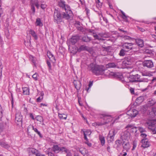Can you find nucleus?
I'll use <instances>...</instances> for the list:
<instances>
[{
    "label": "nucleus",
    "instance_id": "obj_1",
    "mask_svg": "<svg viewBox=\"0 0 156 156\" xmlns=\"http://www.w3.org/2000/svg\"><path fill=\"white\" fill-rule=\"evenodd\" d=\"M87 69L96 75L103 74L106 69L103 66L98 65L94 63H92L88 65Z\"/></svg>",
    "mask_w": 156,
    "mask_h": 156
},
{
    "label": "nucleus",
    "instance_id": "obj_2",
    "mask_svg": "<svg viewBox=\"0 0 156 156\" xmlns=\"http://www.w3.org/2000/svg\"><path fill=\"white\" fill-rule=\"evenodd\" d=\"M140 76L138 74L130 75L128 78L129 82H148V80L147 79H141L140 78Z\"/></svg>",
    "mask_w": 156,
    "mask_h": 156
},
{
    "label": "nucleus",
    "instance_id": "obj_3",
    "mask_svg": "<svg viewBox=\"0 0 156 156\" xmlns=\"http://www.w3.org/2000/svg\"><path fill=\"white\" fill-rule=\"evenodd\" d=\"M54 21L57 24L60 23L62 21V17L60 12L58 9H55L53 15Z\"/></svg>",
    "mask_w": 156,
    "mask_h": 156
},
{
    "label": "nucleus",
    "instance_id": "obj_4",
    "mask_svg": "<svg viewBox=\"0 0 156 156\" xmlns=\"http://www.w3.org/2000/svg\"><path fill=\"white\" fill-rule=\"evenodd\" d=\"M134 45V44L132 43L126 42L124 43L122 46L123 48L128 51L134 49V47L133 46Z\"/></svg>",
    "mask_w": 156,
    "mask_h": 156
},
{
    "label": "nucleus",
    "instance_id": "obj_5",
    "mask_svg": "<svg viewBox=\"0 0 156 156\" xmlns=\"http://www.w3.org/2000/svg\"><path fill=\"white\" fill-rule=\"evenodd\" d=\"M130 132L126 131L121 133L120 137L123 141H125V140L128 141L130 139Z\"/></svg>",
    "mask_w": 156,
    "mask_h": 156
},
{
    "label": "nucleus",
    "instance_id": "obj_6",
    "mask_svg": "<svg viewBox=\"0 0 156 156\" xmlns=\"http://www.w3.org/2000/svg\"><path fill=\"white\" fill-rule=\"evenodd\" d=\"M22 116L20 112H16L15 115V121L18 125H21L22 124Z\"/></svg>",
    "mask_w": 156,
    "mask_h": 156
},
{
    "label": "nucleus",
    "instance_id": "obj_7",
    "mask_svg": "<svg viewBox=\"0 0 156 156\" xmlns=\"http://www.w3.org/2000/svg\"><path fill=\"white\" fill-rule=\"evenodd\" d=\"M143 66L148 68H151L154 66L152 60H146L143 62Z\"/></svg>",
    "mask_w": 156,
    "mask_h": 156
},
{
    "label": "nucleus",
    "instance_id": "obj_8",
    "mask_svg": "<svg viewBox=\"0 0 156 156\" xmlns=\"http://www.w3.org/2000/svg\"><path fill=\"white\" fill-rule=\"evenodd\" d=\"M58 5L62 9L66 10V8L68 9L69 8V7L66 4V2L63 0H60L58 2Z\"/></svg>",
    "mask_w": 156,
    "mask_h": 156
},
{
    "label": "nucleus",
    "instance_id": "obj_9",
    "mask_svg": "<svg viewBox=\"0 0 156 156\" xmlns=\"http://www.w3.org/2000/svg\"><path fill=\"white\" fill-rule=\"evenodd\" d=\"M47 55L51 62L53 63L55 62V57L50 51H47Z\"/></svg>",
    "mask_w": 156,
    "mask_h": 156
},
{
    "label": "nucleus",
    "instance_id": "obj_10",
    "mask_svg": "<svg viewBox=\"0 0 156 156\" xmlns=\"http://www.w3.org/2000/svg\"><path fill=\"white\" fill-rule=\"evenodd\" d=\"M73 83L75 88L77 90H78L80 89L82 86V84L80 81L74 80L73 82Z\"/></svg>",
    "mask_w": 156,
    "mask_h": 156
},
{
    "label": "nucleus",
    "instance_id": "obj_11",
    "mask_svg": "<svg viewBox=\"0 0 156 156\" xmlns=\"http://www.w3.org/2000/svg\"><path fill=\"white\" fill-rule=\"evenodd\" d=\"M141 143H142V147L144 148L150 146L149 142L146 138L142 139Z\"/></svg>",
    "mask_w": 156,
    "mask_h": 156
},
{
    "label": "nucleus",
    "instance_id": "obj_12",
    "mask_svg": "<svg viewBox=\"0 0 156 156\" xmlns=\"http://www.w3.org/2000/svg\"><path fill=\"white\" fill-rule=\"evenodd\" d=\"M138 112L136 109H133L128 112V115L131 117H135L138 114Z\"/></svg>",
    "mask_w": 156,
    "mask_h": 156
},
{
    "label": "nucleus",
    "instance_id": "obj_13",
    "mask_svg": "<svg viewBox=\"0 0 156 156\" xmlns=\"http://www.w3.org/2000/svg\"><path fill=\"white\" fill-rule=\"evenodd\" d=\"M146 123L148 126V128L150 129L155 126V122L153 120H148Z\"/></svg>",
    "mask_w": 156,
    "mask_h": 156
},
{
    "label": "nucleus",
    "instance_id": "obj_14",
    "mask_svg": "<svg viewBox=\"0 0 156 156\" xmlns=\"http://www.w3.org/2000/svg\"><path fill=\"white\" fill-rule=\"evenodd\" d=\"M106 67L107 68H119L117 64L114 62H111L108 63L106 65Z\"/></svg>",
    "mask_w": 156,
    "mask_h": 156
},
{
    "label": "nucleus",
    "instance_id": "obj_15",
    "mask_svg": "<svg viewBox=\"0 0 156 156\" xmlns=\"http://www.w3.org/2000/svg\"><path fill=\"white\" fill-rule=\"evenodd\" d=\"M144 100V97L141 96L137 98L136 100V102L138 105L140 104Z\"/></svg>",
    "mask_w": 156,
    "mask_h": 156
},
{
    "label": "nucleus",
    "instance_id": "obj_16",
    "mask_svg": "<svg viewBox=\"0 0 156 156\" xmlns=\"http://www.w3.org/2000/svg\"><path fill=\"white\" fill-rule=\"evenodd\" d=\"M79 39V37L78 36H73L71 38L70 41L73 44H75Z\"/></svg>",
    "mask_w": 156,
    "mask_h": 156
},
{
    "label": "nucleus",
    "instance_id": "obj_17",
    "mask_svg": "<svg viewBox=\"0 0 156 156\" xmlns=\"http://www.w3.org/2000/svg\"><path fill=\"white\" fill-rule=\"evenodd\" d=\"M136 42L137 45L140 47L142 48L144 46L143 41L140 39L136 40Z\"/></svg>",
    "mask_w": 156,
    "mask_h": 156
},
{
    "label": "nucleus",
    "instance_id": "obj_18",
    "mask_svg": "<svg viewBox=\"0 0 156 156\" xmlns=\"http://www.w3.org/2000/svg\"><path fill=\"white\" fill-rule=\"evenodd\" d=\"M110 76L114 77L116 78H119L120 79H122V76L121 75H119L118 73L111 72L109 73Z\"/></svg>",
    "mask_w": 156,
    "mask_h": 156
},
{
    "label": "nucleus",
    "instance_id": "obj_19",
    "mask_svg": "<svg viewBox=\"0 0 156 156\" xmlns=\"http://www.w3.org/2000/svg\"><path fill=\"white\" fill-rule=\"evenodd\" d=\"M62 152H64L67 154L66 156H69L70 154V151L67 148L65 147H60V151Z\"/></svg>",
    "mask_w": 156,
    "mask_h": 156
},
{
    "label": "nucleus",
    "instance_id": "obj_20",
    "mask_svg": "<svg viewBox=\"0 0 156 156\" xmlns=\"http://www.w3.org/2000/svg\"><path fill=\"white\" fill-rule=\"evenodd\" d=\"M123 144V147L124 149H125L126 151H128L130 148V145L129 142H127L125 143V141H124Z\"/></svg>",
    "mask_w": 156,
    "mask_h": 156
},
{
    "label": "nucleus",
    "instance_id": "obj_21",
    "mask_svg": "<svg viewBox=\"0 0 156 156\" xmlns=\"http://www.w3.org/2000/svg\"><path fill=\"white\" fill-rule=\"evenodd\" d=\"M79 151L84 156H88V151L85 148H84L80 149Z\"/></svg>",
    "mask_w": 156,
    "mask_h": 156
},
{
    "label": "nucleus",
    "instance_id": "obj_22",
    "mask_svg": "<svg viewBox=\"0 0 156 156\" xmlns=\"http://www.w3.org/2000/svg\"><path fill=\"white\" fill-rule=\"evenodd\" d=\"M87 47L85 45H81L79 48H77V51L80 52L83 51L87 50Z\"/></svg>",
    "mask_w": 156,
    "mask_h": 156
},
{
    "label": "nucleus",
    "instance_id": "obj_23",
    "mask_svg": "<svg viewBox=\"0 0 156 156\" xmlns=\"http://www.w3.org/2000/svg\"><path fill=\"white\" fill-rule=\"evenodd\" d=\"M53 151L55 153H58L60 151V147L57 145H54L52 148Z\"/></svg>",
    "mask_w": 156,
    "mask_h": 156
},
{
    "label": "nucleus",
    "instance_id": "obj_24",
    "mask_svg": "<svg viewBox=\"0 0 156 156\" xmlns=\"http://www.w3.org/2000/svg\"><path fill=\"white\" fill-rule=\"evenodd\" d=\"M91 40V37L86 36L83 37L82 38V41L86 42H89Z\"/></svg>",
    "mask_w": 156,
    "mask_h": 156
},
{
    "label": "nucleus",
    "instance_id": "obj_25",
    "mask_svg": "<svg viewBox=\"0 0 156 156\" xmlns=\"http://www.w3.org/2000/svg\"><path fill=\"white\" fill-rule=\"evenodd\" d=\"M29 33L31 34L32 37L34 38V39L36 40L37 39L38 37L34 30H30L29 31Z\"/></svg>",
    "mask_w": 156,
    "mask_h": 156
},
{
    "label": "nucleus",
    "instance_id": "obj_26",
    "mask_svg": "<svg viewBox=\"0 0 156 156\" xmlns=\"http://www.w3.org/2000/svg\"><path fill=\"white\" fill-rule=\"evenodd\" d=\"M99 139L100 141L102 146H103L104 145L105 143V137L99 135Z\"/></svg>",
    "mask_w": 156,
    "mask_h": 156
},
{
    "label": "nucleus",
    "instance_id": "obj_27",
    "mask_svg": "<svg viewBox=\"0 0 156 156\" xmlns=\"http://www.w3.org/2000/svg\"><path fill=\"white\" fill-rule=\"evenodd\" d=\"M23 93L25 95H29L30 92H29V89L26 87H24L23 88Z\"/></svg>",
    "mask_w": 156,
    "mask_h": 156
},
{
    "label": "nucleus",
    "instance_id": "obj_28",
    "mask_svg": "<svg viewBox=\"0 0 156 156\" xmlns=\"http://www.w3.org/2000/svg\"><path fill=\"white\" fill-rule=\"evenodd\" d=\"M35 24L37 26L41 27L43 26V23L41 22V19L39 18H37V19L35 22Z\"/></svg>",
    "mask_w": 156,
    "mask_h": 156
},
{
    "label": "nucleus",
    "instance_id": "obj_29",
    "mask_svg": "<svg viewBox=\"0 0 156 156\" xmlns=\"http://www.w3.org/2000/svg\"><path fill=\"white\" fill-rule=\"evenodd\" d=\"M61 16L62 17V19L63 18L67 20L69 19L70 17V16L69 14L65 12L62 13Z\"/></svg>",
    "mask_w": 156,
    "mask_h": 156
},
{
    "label": "nucleus",
    "instance_id": "obj_30",
    "mask_svg": "<svg viewBox=\"0 0 156 156\" xmlns=\"http://www.w3.org/2000/svg\"><path fill=\"white\" fill-rule=\"evenodd\" d=\"M0 145L6 149L10 147V146L9 144L4 142H0Z\"/></svg>",
    "mask_w": 156,
    "mask_h": 156
},
{
    "label": "nucleus",
    "instance_id": "obj_31",
    "mask_svg": "<svg viewBox=\"0 0 156 156\" xmlns=\"http://www.w3.org/2000/svg\"><path fill=\"white\" fill-rule=\"evenodd\" d=\"M156 101L153 99L149 100L147 104L148 106H151L154 105Z\"/></svg>",
    "mask_w": 156,
    "mask_h": 156
},
{
    "label": "nucleus",
    "instance_id": "obj_32",
    "mask_svg": "<svg viewBox=\"0 0 156 156\" xmlns=\"http://www.w3.org/2000/svg\"><path fill=\"white\" fill-rule=\"evenodd\" d=\"M28 150L30 152H31L33 154H35L36 155L39 151L38 150L33 148H30Z\"/></svg>",
    "mask_w": 156,
    "mask_h": 156
},
{
    "label": "nucleus",
    "instance_id": "obj_33",
    "mask_svg": "<svg viewBox=\"0 0 156 156\" xmlns=\"http://www.w3.org/2000/svg\"><path fill=\"white\" fill-rule=\"evenodd\" d=\"M58 116L61 119H66L67 117V115L63 114H58Z\"/></svg>",
    "mask_w": 156,
    "mask_h": 156
},
{
    "label": "nucleus",
    "instance_id": "obj_34",
    "mask_svg": "<svg viewBox=\"0 0 156 156\" xmlns=\"http://www.w3.org/2000/svg\"><path fill=\"white\" fill-rule=\"evenodd\" d=\"M117 133V131L115 130L114 129H112L111 130H110L108 133V135H113V136L115 135Z\"/></svg>",
    "mask_w": 156,
    "mask_h": 156
},
{
    "label": "nucleus",
    "instance_id": "obj_35",
    "mask_svg": "<svg viewBox=\"0 0 156 156\" xmlns=\"http://www.w3.org/2000/svg\"><path fill=\"white\" fill-rule=\"evenodd\" d=\"M127 51L124 48L122 49L119 52V55L120 56H124L125 55V53Z\"/></svg>",
    "mask_w": 156,
    "mask_h": 156
},
{
    "label": "nucleus",
    "instance_id": "obj_36",
    "mask_svg": "<svg viewBox=\"0 0 156 156\" xmlns=\"http://www.w3.org/2000/svg\"><path fill=\"white\" fill-rule=\"evenodd\" d=\"M32 128H33V129L36 133H37L39 135V136L41 137H42V135L40 133V132L39 131H38L37 129L36 128H34V127L33 126H32Z\"/></svg>",
    "mask_w": 156,
    "mask_h": 156
},
{
    "label": "nucleus",
    "instance_id": "obj_37",
    "mask_svg": "<svg viewBox=\"0 0 156 156\" xmlns=\"http://www.w3.org/2000/svg\"><path fill=\"white\" fill-rule=\"evenodd\" d=\"M114 136L113 135H108V141H110V142L113 141L114 140Z\"/></svg>",
    "mask_w": 156,
    "mask_h": 156
},
{
    "label": "nucleus",
    "instance_id": "obj_38",
    "mask_svg": "<svg viewBox=\"0 0 156 156\" xmlns=\"http://www.w3.org/2000/svg\"><path fill=\"white\" fill-rule=\"evenodd\" d=\"M35 119L37 121H39L41 122L43 121V119L42 117L40 115H37Z\"/></svg>",
    "mask_w": 156,
    "mask_h": 156
},
{
    "label": "nucleus",
    "instance_id": "obj_39",
    "mask_svg": "<svg viewBox=\"0 0 156 156\" xmlns=\"http://www.w3.org/2000/svg\"><path fill=\"white\" fill-rule=\"evenodd\" d=\"M144 51L145 53H147L149 55H151L152 53L151 51L148 49H145Z\"/></svg>",
    "mask_w": 156,
    "mask_h": 156
},
{
    "label": "nucleus",
    "instance_id": "obj_40",
    "mask_svg": "<svg viewBox=\"0 0 156 156\" xmlns=\"http://www.w3.org/2000/svg\"><path fill=\"white\" fill-rule=\"evenodd\" d=\"M138 129L141 133L145 132L146 131L145 129L142 127H139L138 128Z\"/></svg>",
    "mask_w": 156,
    "mask_h": 156
},
{
    "label": "nucleus",
    "instance_id": "obj_41",
    "mask_svg": "<svg viewBox=\"0 0 156 156\" xmlns=\"http://www.w3.org/2000/svg\"><path fill=\"white\" fill-rule=\"evenodd\" d=\"M149 129H151V133L152 134H156V131L155 130V127L151 128H150Z\"/></svg>",
    "mask_w": 156,
    "mask_h": 156
},
{
    "label": "nucleus",
    "instance_id": "obj_42",
    "mask_svg": "<svg viewBox=\"0 0 156 156\" xmlns=\"http://www.w3.org/2000/svg\"><path fill=\"white\" fill-rule=\"evenodd\" d=\"M121 143V141L119 140H117L115 141V144L118 147L120 146Z\"/></svg>",
    "mask_w": 156,
    "mask_h": 156
},
{
    "label": "nucleus",
    "instance_id": "obj_43",
    "mask_svg": "<svg viewBox=\"0 0 156 156\" xmlns=\"http://www.w3.org/2000/svg\"><path fill=\"white\" fill-rule=\"evenodd\" d=\"M120 37L124 40H129L131 38L130 37L127 36H121Z\"/></svg>",
    "mask_w": 156,
    "mask_h": 156
},
{
    "label": "nucleus",
    "instance_id": "obj_44",
    "mask_svg": "<svg viewBox=\"0 0 156 156\" xmlns=\"http://www.w3.org/2000/svg\"><path fill=\"white\" fill-rule=\"evenodd\" d=\"M47 64L49 67V70H51V62H50L48 61V60H47Z\"/></svg>",
    "mask_w": 156,
    "mask_h": 156
},
{
    "label": "nucleus",
    "instance_id": "obj_45",
    "mask_svg": "<svg viewBox=\"0 0 156 156\" xmlns=\"http://www.w3.org/2000/svg\"><path fill=\"white\" fill-rule=\"evenodd\" d=\"M136 128V127L134 126L131 129V132L133 133H136L137 131Z\"/></svg>",
    "mask_w": 156,
    "mask_h": 156
},
{
    "label": "nucleus",
    "instance_id": "obj_46",
    "mask_svg": "<svg viewBox=\"0 0 156 156\" xmlns=\"http://www.w3.org/2000/svg\"><path fill=\"white\" fill-rule=\"evenodd\" d=\"M91 133V132L89 130H87L86 131L84 132V134L87 136L90 135Z\"/></svg>",
    "mask_w": 156,
    "mask_h": 156
},
{
    "label": "nucleus",
    "instance_id": "obj_47",
    "mask_svg": "<svg viewBox=\"0 0 156 156\" xmlns=\"http://www.w3.org/2000/svg\"><path fill=\"white\" fill-rule=\"evenodd\" d=\"M134 126V125L132 124H129L126 127V128H128V129H131Z\"/></svg>",
    "mask_w": 156,
    "mask_h": 156
},
{
    "label": "nucleus",
    "instance_id": "obj_48",
    "mask_svg": "<svg viewBox=\"0 0 156 156\" xmlns=\"http://www.w3.org/2000/svg\"><path fill=\"white\" fill-rule=\"evenodd\" d=\"M121 12L122 15V18L124 20H126L127 19V16L125 13L122 11H121Z\"/></svg>",
    "mask_w": 156,
    "mask_h": 156
},
{
    "label": "nucleus",
    "instance_id": "obj_49",
    "mask_svg": "<svg viewBox=\"0 0 156 156\" xmlns=\"http://www.w3.org/2000/svg\"><path fill=\"white\" fill-rule=\"evenodd\" d=\"M37 74L36 73H35L32 76V77L34 80H37Z\"/></svg>",
    "mask_w": 156,
    "mask_h": 156
},
{
    "label": "nucleus",
    "instance_id": "obj_50",
    "mask_svg": "<svg viewBox=\"0 0 156 156\" xmlns=\"http://www.w3.org/2000/svg\"><path fill=\"white\" fill-rule=\"evenodd\" d=\"M93 36L95 39H98L99 40L100 37L97 34H95Z\"/></svg>",
    "mask_w": 156,
    "mask_h": 156
},
{
    "label": "nucleus",
    "instance_id": "obj_51",
    "mask_svg": "<svg viewBox=\"0 0 156 156\" xmlns=\"http://www.w3.org/2000/svg\"><path fill=\"white\" fill-rule=\"evenodd\" d=\"M133 148L132 149V150H133L136 147V143L135 141H134L133 143Z\"/></svg>",
    "mask_w": 156,
    "mask_h": 156
},
{
    "label": "nucleus",
    "instance_id": "obj_52",
    "mask_svg": "<svg viewBox=\"0 0 156 156\" xmlns=\"http://www.w3.org/2000/svg\"><path fill=\"white\" fill-rule=\"evenodd\" d=\"M110 48H111L110 46L106 47L105 48V49L104 50H103V51H109V50H110Z\"/></svg>",
    "mask_w": 156,
    "mask_h": 156
},
{
    "label": "nucleus",
    "instance_id": "obj_53",
    "mask_svg": "<svg viewBox=\"0 0 156 156\" xmlns=\"http://www.w3.org/2000/svg\"><path fill=\"white\" fill-rule=\"evenodd\" d=\"M142 74L143 76H149L150 75V74L148 73L143 72Z\"/></svg>",
    "mask_w": 156,
    "mask_h": 156
},
{
    "label": "nucleus",
    "instance_id": "obj_54",
    "mask_svg": "<svg viewBox=\"0 0 156 156\" xmlns=\"http://www.w3.org/2000/svg\"><path fill=\"white\" fill-rule=\"evenodd\" d=\"M87 31L89 33H92L93 34V35L95 34V33H94V30L90 29H89L87 30Z\"/></svg>",
    "mask_w": 156,
    "mask_h": 156
},
{
    "label": "nucleus",
    "instance_id": "obj_55",
    "mask_svg": "<svg viewBox=\"0 0 156 156\" xmlns=\"http://www.w3.org/2000/svg\"><path fill=\"white\" fill-rule=\"evenodd\" d=\"M29 115L30 117V118H31L33 120H34L35 119V118H34V117L32 113H30Z\"/></svg>",
    "mask_w": 156,
    "mask_h": 156
},
{
    "label": "nucleus",
    "instance_id": "obj_56",
    "mask_svg": "<svg viewBox=\"0 0 156 156\" xmlns=\"http://www.w3.org/2000/svg\"><path fill=\"white\" fill-rule=\"evenodd\" d=\"M130 91L131 93L132 94H134V89L132 88H130Z\"/></svg>",
    "mask_w": 156,
    "mask_h": 156
},
{
    "label": "nucleus",
    "instance_id": "obj_57",
    "mask_svg": "<svg viewBox=\"0 0 156 156\" xmlns=\"http://www.w3.org/2000/svg\"><path fill=\"white\" fill-rule=\"evenodd\" d=\"M31 9L32 10L34 14L35 12V8L34 6L33 5H32L31 6Z\"/></svg>",
    "mask_w": 156,
    "mask_h": 156
},
{
    "label": "nucleus",
    "instance_id": "obj_58",
    "mask_svg": "<svg viewBox=\"0 0 156 156\" xmlns=\"http://www.w3.org/2000/svg\"><path fill=\"white\" fill-rule=\"evenodd\" d=\"M41 8H42V9H44L46 8V5L44 4H41Z\"/></svg>",
    "mask_w": 156,
    "mask_h": 156
},
{
    "label": "nucleus",
    "instance_id": "obj_59",
    "mask_svg": "<svg viewBox=\"0 0 156 156\" xmlns=\"http://www.w3.org/2000/svg\"><path fill=\"white\" fill-rule=\"evenodd\" d=\"M36 156H45V155L44 154H41L39 151L36 154Z\"/></svg>",
    "mask_w": 156,
    "mask_h": 156
},
{
    "label": "nucleus",
    "instance_id": "obj_60",
    "mask_svg": "<svg viewBox=\"0 0 156 156\" xmlns=\"http://www.w3.org/2000/svg\"><path fill=\"white\" fill-rule=\"evenodd\" d=\"M85 143L87 144L89 147H91L92 145V144L90 143L88 140L86 141L85 142Z\"/></svg>",
    "mask_w": 156,
    "mask_h": 156
},
{
    "label": "nucleus",
    "instance_id": "obj_61",
    "mask_svg": "<svg viewBox=\"0 0 156 156\" xmlns=\"http://www.w3.org/2000/svg\"><path fill=\"white\" fill-rule=\"evenodd\" d=\"M141 133L140 136L142 137L145 138L147 136V135L145 133Z\"/></svg>",
    "mask_w": 156,
    "mask_h": 156
},
{
    "label": "nucleus",
    "instance_id": "obj_62",
    "mask_svg": "<svg viewBox=\"0 0 156 156\" xmlns=\"http://www.w3.org/2000/svg\"><path fill=\"white\" fill-rule=\"evenodd\" d=\"M47 154H48V156H55L54 154L51 152H49Z\"/></svg>",
    "mask_w": 156,
    "mask_h": 156
},
{
    "label": "nucleus",
    "instance_id": "obj_63",
    "mask_svg": "<svg viewBox=\"0 0 156 156\" xmlns=\"http://www.w3.org/2000/svg\"><path fill=\"white\" fill-rule=\"evenodd\" d=\"M3 116V112H0V120H1Z\"/></svg>",
    "mask_w": 156,
    "mask_h": 156
},
{
    "label": "nucleus",
    "instance_id": "obj_64",
    "mask_svg": "<svg viewBox=\"0 0 156 156\" xmlns=\"http://www.w3.org/2000/svg\"><path fill=\"white\" fill-rule=\"evenodd\" d=\"M93 85V81H90L89 82V87H91V86H92Z\"/></svg>",
    "mask_w": 156,
    "mask_h": 156
}]
</instances>
